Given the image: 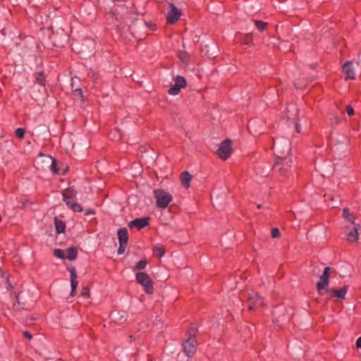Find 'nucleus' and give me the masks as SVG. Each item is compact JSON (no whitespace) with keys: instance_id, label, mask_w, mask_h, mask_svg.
<instances>
[{"instance_id":"19","label":"nucleus","mask_w":361,"mask_h":361,"mask_svg":"<svg viewBox=\"0 0 361 361\" xmlns=\"http://www.w3.org/2000/svg\"><path fill=\"white\" fill-rule=\"evenodd\" d=\"M78 250L75 247H71L67 250L66 258L69 260H74L77 257Z\"/></svg>"},{"instance_id":"30","label":"nucleus","mask_w":361,"mask_h":361,"mask_svg":"<svg viewBox=\"0 0 361 361\" xmlns=\"http://www.w3.org/2000/svg\"><path fill=\"white\" fill-rule=\"evenodd\" d=\"M271 236L274 238H279L280 236V231L277 228H274L271 231Z\"/></svg>"},{"instance_id":"17","label":"nucleus","mask_w":361,"mask_h":361,"mask_svg":"<svg viewBox=\"0 0 361 361\" xmlns=\"http://www.w3.org/2000/svg\"><path fill=\"white\" fill-rule=\"evenodd\" d=\"M343 217L348 221L350 222L351 224L356 225L355 222V216L353 214L350 212V210L348 208L345 207L343 210Z\"/></svg>"},{"instance_id":"3","label":"nucleus","mask_w":361,"mask_h":361,"mask_svg":"<svg viewBox=\"0 0 361 361\" xmlns=\"http://www.w3.org/2000/svg\"><path fill=\"white\" fill-rule=\"evenodd\" d=\"M154 197L157 200V205L160 208H166L172 200L170 194L162 190H154Z\"/></svg>"},{"instance_id":"41","label":"nucleus","mask_w":361,"mask_h":361,"mask_svg":"<svg viewBox=\"0 0 361 361\" xmlns=\"http://www.w3.org/2000/svg\"><path fill=\"white\" fill-rule=\"evenodd\" d=\"M38 156L39 157H42V156H44V154H42V152H39Z\"/></svg>"},{"instance_id":"23","label":"nucleus","mask_w":361,"mask_h":361,"mask_svg":"<svg viewBox=\"0 0 361 361\" xmlns=\"http://www.w3.org/2000/svg\"><path fill=\"white\" fill-rule=\"evenodd\" d=\"M54 255L56 257L60 258V259H66V258L64 251L62 250H60V249H55L54 250Z\"/></svg>"},{"instance_id":"38","label":"nucleus","mask_w":361,"mask_h":361,"mask_svg":"<svg viewBox=\"0 0 361 361\" xmlns=\"http://www.w3.org/2000/svg\"><path fill=\"white\" fill-rule=\"evenodd\" d=\"M111 317L115 319H118V318L116 317V314L115 313H112L111 314ZM124 317L123 315H121L119 318H118V320H121Z\"/></svg>"},{"instance_id":"7","label":"nucleus","mask_w":361,"mask_h":361,"mask_svg":"<svg viewBox=\"0 0 361 361\" xmlns=\"http://www.w3.org/2000/svg\"><path fill=\"white\" fill-rule=\"evenodd\" d=\"M233 149L231 147V141L226 140L221 142L218 150L217 154L220 158H227L232 154Z\"/></svg>"},{"instance_id":"35","label":"nucleus","mask_w":361,"mask_h":361,"mask_svg":"<svg viewBox=\"0 0 361 361\" xmlns=\"http://www.w3.org/2000/svg\"><path fill=\"white\" fill-rule=\"evenodd\" d=\"M23 335L28 339H31L32 338V334L29 331H24Z\"/></svg>"},{"instance_id":"5","label":"nucleus","mask_w":361,"mask_h":361,"mask_svg":"<svg viewBox=\"0 0 361 361\" xmlns=\"http://www.w3.org/2000/svg\"><path fill=\"white\" fill-rule=\"evenodd\" d=\"M196 345L197 341L195 336L190 334L188 339L183 343V351L188 357H190L195 353Z\"/></svg>"},{"instance_id":"40","label":"nucleus","mask_w":361,"mask_h":361,"mask_svg":"<svg viewBox=\"0 0 361 361\" xmlns=\"http://www.w3.org/2000/svg\"><path fill=\"white\" fill-rule=\"evenodd\" d=\"M262 207V205L261 204H258L257 205V209H261Z\"/></svg>"},{"instance_id":"11","label":"nucleus","mask_w":361,"mask_h":361,"mask_svg":"<svg viewBox=\"0 0 361 361\" xmlns=\"http://www.w3.org/2000/svg\"><path fill=\"white\" fill-rule=\"evenodd\" d=\"M51 160L52 163L50 166V169L53 173L57 174H64L66 172V171L68 170V167L63 166L61 163L60 159H53Z\"/></svg>"},{"instance_id":"2","label":"nucleus","mask_w":361,"mask_h":361,"mask_svg":"<svg viewBox=\"0 0 361 361\" xmlns=\"http://www.w3.org/2000/svg\"><path fill=\"white\" fill-rule=\"evenodd\" d=\"M136 280L138 283L144 287L146 293L152 294L153 293V281L148 274L145 272H137L136 274Z\"/></svg>"},{"instance_id":"15","label":"nucleus","mask_w":361,"mask_h":361,"mask_svg":"<svg viewBox=\"0 0 361 361\" xmlns=\"http://www.w3.org/2000/svg\"><path fill=\"white\" fill-rule=\"evenodd\" d=\"M118 237L119 243H127L128 240V231L126 228H121L118 229Z\"/></svg>"},{"instance_id":"10","label":"nucleus","mask_w":361,"mask_h":361,"mask_svg":"<svg viewBox=\"0 0 361 361\" xmlns=\"http://www.w3.org/2000/svg\"><path fill=\"white\" fill-rule=\"evenodd\" d=\"M149 217L135 219L128 224V227L136 228L139 230L142 229L149 224Z\"/></svg>"},{"instance_id":"8","label":"nucleus","mask_w":361,"mask_h":361,"mask_svg":"<svg viewBox=\"0 0 361 361\" xmlns=\"http://www.w3.org/2000/svg\"><path fill=\"white\" fill-rule=\"evenodd\" d=\"M248 308L250 310H253V305L258 304L261 306L264 305L263 298H261L257 293L251 292L247 293Z\"/></svg>"},{"instance_id":"20","label":"nucleus","mask_w":361,"mask_h":361,"mask_svg":"<svg viewBox=\"0 0 361 361\" xmlns=\"http://www.w3.org/2000/svg\"><path fill=\"white\" fill-rule=\"evenodd\" d=\"M78 280L77 277H71V296H74L76 293V288L78 286Z\"/></svg>"},{"instance_id":"21","label":"nucleus","mask_w":361,"mask_h":361,"mask_svg":"<svg viewBox=\"0 0 361 361\" xmlns=\"http://www.w3.org/2000/svg\"><path fill=\"white\" fill-rule=\"evenodd\" d=\"M175 85L180 88H183L185 86V80L183 77L176 76L175 78Z\"/></svg>"},{"instance_id":"6","label":"nucleus","mask_w":361,"mask_h":361,"mask_svg":"<svg viewBox=\"0 0 361 361\" xmlns=\"http://www.w3.org/2000/svg\"><path fill=\"white\" fill-rule=\"evenodd\" d=\"M359 67L358 63L347 61L343 66V73L345 75V80L355 78V70Z\"/></svg>"},{"instance_id":"33","label":"nucleus","mask_w":361,"mask_h":361,"mask_svg":"<svg viewBox=\"0 0 361 361\" xmlns=\"http://www.w3.org/2000/svg\"><path fill=\"white\" fill-rule=\"evenodd\" d=\"M81 295L82 297H87L89 295V289L87 287H84L81 292Z\"/></svg>"},{"instance_id":"29","label":"nucleus","mask_w":361,"mask_h":361,"mask_svg":"<svg viewBox=\"0 0 361 361\" xmlns=\"http://www.w3.org/2000/svg\"><path fill=\"white\" fill-rule=\"evenodd\" d=\"M126 245L127 243H119V247L117 250L118 255H122L125 252Z\"/></svg>"},{"instance_id":"24","label":"nucleus","mask_w":361,"mask_h":361,"mask_svg":"<svg viewBox=\"0 0 361 361\" xmlns=\"http://www.w3.org/2000/svg\"><path fill=\"white\" fill-rule=\"evenodd\" d=\"M254 22H255L256 27H257V29L259 31L262 32L266 28V26H267L266 23H264L260 20H255Z\"/></svg>"},{"instance_id":"31","label":"nucleus","mask_w":361,"mask_h":361,"mask_svg":"<svg viewBox=\"0 0 361 361\" xmlns=\"http://www.w3.org/2000/svg\"><path fill=\"white\" fill-rule=\"evenodd\" d=\"M179 58L180 59L183 61V62H185L188 59V54L185 51H182L179 54Z\"/></svg>"},{"instance_id":"28","label":"nucleus","mask_w":361,"mask_h":361,"mask_svg":"<svg viewBox=\"0 0 361 361\" xmlns=\"http://www.w3.org/2000/svg\"><path fill=\"white\" fill-rule=\"evenodd\" d=\"M16 135L18 138L23 139V137L25 136V130L21 128H17L16 130Z\"/></svg>"},{"instance_id":"1","label":"nucleus","mask_w":361,"mask_h":361,"mask_svg":"<svg viewBox=\"0 0 361 361\" xmlns=\"http://www.w3.org/2000/svg\"><path fill=\"white\" fill-rule=\"evenodd\" d=\"M75 195L76 191L75 189L69 188L63 193V201L66 202V205L74 212H81L82 210L81 206L75 201Z\"/></svg>"},{"instance_id":"22","label":"nucleus","mask_w":361,"mask_h":361,"mask_svg":"<svg viewBox=\"0 0 361 361\" xmlns=\"http://www.w3.org/2000/svg\"><path fill=\"white\" fill-rule=\"evenodd\" d=\"M147 262L146 259H142L138 262L136 265L133 268V271L142 270L147 266Z\"/></svg>"},{"instance_id":"27","label":"nucleus","mask_w":361,"mask_h":361,"mask_svg":"<svg viewBox=\"0 0 361 361\" xmlns=\"http://www.w3.org/2000/svg\"><path fill=\"white\" fill-rule=\"evenodd\" d=\"M37 81L42 85H44L45 78L42 72L39 73L36 77Z\"/></svg>"},{"instance_id":"26","label":"nucleus","mask_w":361,"mask_h":361,"mask_svg":"<svg viewBox=\"0 0 361 361\" xmlns=\"http://www.w3.org/2000/svg\"><path fill=\"white\" fill-rule=\"evenodd\" d=\"M181 88L176 86V85H173L169 90V93L172 95H176L180 92Z\"/></svg>"},{"instance_id":"4","label":"nucleus","mask_w":361,"mask_h":361,"mask_svg":"<svg viewBox=\"0 0 361 361\" xmlns=\"http://www.w3.org/2000/svg\"><path fill=\"white\" fill-rule=\"evenodd\" d=\"M331 270L330 267H326L323 274L319 277V281L317 283V289L319 295H323V290H326L329 283V272Z\"/></svg>"},{"instance_id":"9","label":"nucleus","mask_w":361,"mask_h":361,"mask_svg":"<svg viewBox=\"0 0 361 361\" xmlns=\"http://www.w3.org/2000/svg\"><path fill=\"white\" fill-rule=\"evenodd\" d=\"M348 287L343 286L339 289L332 288V289H326V292L329 293V299H331L333 298H337L338 299H343L347 293Z\"/></svg>"},{"instance_id":"14","label":"nucleus","mask_w":361,"mask_h":361,"mask_svg":"<svg viewBox=\"0 0 361 361\" xmlns=\"http://www.w3.org/2000/svg\"><path fill=\"white\" fill-rule=\"evenodd\" d=\"M355 226L348 233L347 240L348 242L353 243L358 238V229L360 225H355Z\"/></svg>"},{"instance_id":"13","label":"nucleus","mask_w":361,"mask_h":361,"mask_svg":"<svg viewBox=\"0 0 361 361\" xmlns=\"http://www.w3.org/2000/svg\"><path fill=\"white\" fill-rule=\"evenodd\" d=\"M286 160V159H276L273 165L274 169L278 171L288 170V169L290 167V160L289 159L288 161L285 163L284 161Z\"/></svg>"},{"instance_id":"12","label":"nucleus","mask_w":361,"mask_h":361,"mask_svg":"<svg viewBox=\"0 0 361 361\" xmlns=\"http://www.w3.org/2000/svg\"><path fill=\"white\" fill-rule=\"evenodd\" d=\"M170 6L171 9L167 14V20L169 23L173 24L179 19L180 13V11L176 7H175L174 5L170 4Z\"/></svg>"},{"instance_id":"16","label":"nucleus","mask_w":361,"mask_h":361,"mask_svg":"<svg viewBox=\"0 0 361 361\" xmlns=\"http://www.w3.org/2000/svg\"><path fill=\"white\" fill-rule=\"evenodd\" d=\"M191 178L192 176L188 171H183L180 175L181 183L186 188L190 186Z\"/></svg>"},{"instance_id":"42","label":"nucleus","mask_w":361,"mask_h":361,"mask_svg":"<svg viewBox=\"0 0 361 361\" xmlns=\"http://www.w3.org/2000/svg\"><path fill=\"white\" fill-rule=\"evenodd\" d=\"M27 143L30 145V144H31V142L29 140V141H27Z\"/></svg>"},{"instance_id":"32","label":"nucleus","mask_w":361,"mask_h":361,"mask_svg":"<svg viewBox=\"0 0 361 361\" xmlns=\"http://www.w3.org/2000/svg\"><path fill=\"white\" fill-rule=\"evenodd\" d=\"M346 111L349 116H352L355 114V111L351 106H346Z\"/></svg>"},{"instance_id":"34","label":"nucleus","mask_w":361,"mask_h":361,"mask_svg":"<svg viewBox=\"0 0 361 361\" xmlns=\"http://www.w3.org/2000/svg\"><path fill=\"white\" fill-rule=\"evenodd\" d=\"M69 271L71 274V277H77L76 271L74 267H71L69 269Z\"/></svg>"},{"instance_id":"36","label":"nucleus","mask_w":361,"mask_h":361,"mask_svg":"<svg viewBox=\"0 0 361 361\" xmlns=\"http://www.w3.org/2000/svg\"><path fill=\"white\" fill-rule=\"evenodd\" d=\"M74 94L75 96H80V97H82V90L80 89H76L75 91H74Z\"/></svg>"},{"instance_id":"25","label":"nucleus","mask_w":361,"mask_h":361,"mask_svg":"<svg viewBox=\"0 0 361 361\" xmlns=\"http://www.w3.org/2000/svg\"><path fill=\"white\" fill-rule=\"evenodd\" d=\"M154 255L159 257H162L164 255V250L161 247L156 246L154 248Z\"/></svg>"},{"instance_id":"18","label":"nucleus","mask_w":361,"mask_h":361,"mask_svg":"<svg viewBox=\"0 0 361 361\" xmlns=\"http://www.w3.org/2000/svg\"><path fill=\"white\" fill-rule=\"evenodd\" d=\"M54 224H55L56 232L58 233L64 232L66 225L63 221L59 219L57 217H55L54 218Z\"/></svg>"},{"instance_id":"39","label":"nucleus","mask_w":361,"mask_h":361,"mask_svg":"<svg viewBox=\"0 0 361 361\" xmlns=\"http://www.w3.org/2000/svg\"><path fill=\"white\" fill-rule=\"evenodd\" d=\"M295 130L296 131L299 133H300V130H301V126L299 123H296L295 125Z\"/></svg>"},{"instance_id":"37","label":"nucleus","mask_w":361,"mask_h":361,"mask_svg":"<svg viewBox=\"0 0 361 361\" xmlns=\"http://www.w3.org/2000/svg\"><path fill=\"white\" fill-rule=\"evenodd\" d=\"M356 346L357 348H361V336L357 340Z\"/></svg>"}]
</instances>
